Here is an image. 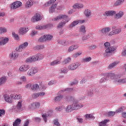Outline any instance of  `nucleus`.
<instances>
[{
    "instance_id": "nucleus-1",
    "label": "nucleus",
    "mask_w": 126,
    "mask_h": 126,
    "mask_svg": "<svg viewBox=\"0 0 126 126\" xmlns=\"http://www.w3.org/2000/svg\"><path fill=\"white\" fill-rule=\"evenodd\" d=\"M56 1H57V0H50L45 4V6H49V5H51V4H52L51 6L49 8V13H53V12H55V10H56V8H57V6L58 5V2H56ZM55 2L56 3H55Z\"/></svg>"
},
{
    "instance_id": "nucleus-2",
    "label": "nucleus",
    "mask_w": 126,
    "mask_h": 126,
    "mask_svg": "<svg viewBox=\"0 0 126 126\" xmlns=\"http://www.w3.org/2000/svg\"><path fill=\"white\" fill-rule=\"evenodd\" d=\"M44 59V56L40 54H37L34 56L31 57L26 60V63H34L36 61H40Z\"/></svg>"
},
{
    "instance_id": "nucleus-3",
    "label": "nucleus",
    "mask_w": 126,
    "mask_h": 126,
    "mask_svg": "<svg viewBox=\"0 0 126 126\" xmlns=\"http://www.w3.org/2000/svg\"><path fill=\"white\" fill-rule=\"evenodd\" d=\"M53 21H58V20H63L64 24H66L67 23L70 19L68 18V16L66 15L60 14L58 15L57 17L53 18L52 19Z\"/></svg>"
},
{
    "instance_id": "nucleus-4",
    "label": "nucleus",
    "mask_w": 126,
    "mask_h": 126,
    "mask_svg": "<svg viewBox=\"0 0 126 126\" xmlns=\"http://www.w3.org/2000/svg\"><path fill=\"white\" fill-rule=\"evenodd\" d=\"M105 48H107L105 50L106 54H112L113 52H115L116 49L113 47H111V44L108 42H106L104 44Z\"/></svg>"
},
{
    "instance_id": "nucleus-5",
    "label": "nucleus",
    "mask_w": 126,
    "mask_h": 126,
    "mask_svg": "<svg viewBox=\"0 0 126 126\" xmlns=\"http://www.w3.org/2000/svg\"><path fill=\"white\" fill-rule=\"evenodd\" d=\"M105 76H106V78H102L100 80V82H104V81H105V80H109V77H110V78H111V79H115L116 78V75L112 72H110V73L106 74Z\"/></svg>"
},
{
    "instance_id": "nucleus-6",
    "label": "nucleus",
    "mask_w": 126,
    "mask_h": 126,
    "mask_svg": "<svg viewBox=\"0 0 126 126\" xmlns=\"http://www.w3.org/2000/svg\"><path fill=\"white\" fill-rule=\"evenodd\" d=\"M37 72H38V69L32 67L29 70L27 74L29 76H33V75H35Z\"/></svg>"
},
{
    "instance_id": "nucleus-7",
    "label": "nucleus",
    "mask_w": 126,
    "mask_h": 126,
    "mask_svg": "<svg viewBox=\"0 0 126 126\" xmlns=\"http://www.w3.org/2000/svg\"><path fill=\"white\" fill-rule=\"evenodd\" d=\"M121 32H122V28H118L109 32L108 36L111 37L113 35H119Z\"/></svg>"
},
{
    "instance_id": "nucleus-8",
    "label": "nucleus",
    "mask_w": 126,
    "mask_h": 126,
    "mask_svg": "<svg viewBox=\"0 0 126 126\" xmlns=\"http://www.w3.org/2000/svg\"><path fill=\"white\" fill-rule=\"evenodd\" d=\"M29 31V28L27 27H21L19 30L20 35H24Z\"/></svg>"
},
{
    "instance_id": "nucleus-9",
    "label": "nucleus",
    "mask_w": 126,
    "mask_h": 126,
    "mask_svg": "<svg viewBox=\"0 0 126 126\" xmlns=\"http://www.w3.org/2000/svg\"><path fill=\"white\" fill-rule=\"evenodd\" d=\"M22 5V3L21 1H17L13 2L11 5V8H13V9H15L16 8H18V7H20Z\"/></svg>"
},
{
    "instance_id": "nucleus-10",
    "label": "nucleus",
    "mask_w": 126,
    "mask_h": 126,
    "mask_svg": "<svg viewBox=\"0 0 126 126\" xmlns=\"http://www.w3.org/2000/svg\"><path fill=\"white\" fill-rule=\"evenodd\" d=\"M42 19V17L39 14H36L35 15L33 16L32 19V22H37V21H39Z\"/></svg>"
},
{
    "instance_id": "nucleus-11",
    "label": "nucleus",
    "mask_w": 126,
    "mask_h": 126,
    "mask_svg": "<svg viewBox=\"0 0 126 126\" xmlns=\"http://www.w3.org/2000/svg\"><path fill=\"white\" fill-rule=\"evenodd\" d=\"M68 102H73L74 104H78V100L77 99L71 96H68L66 98Z\"/></svg>"
},
{
    "instance_id": "nucleus-12",
    "label": "nucleus",
    "mask_w": 126,
    "mask_h": 126,
    "mask_svg": "<svg viewBox=\"0 0 126 126\" xmlns=\"http://www.w3.org/2000/svg\"><path fill=\"white\" fill-rule=\"evenodd\" d=\"M29 68H30L29 65H22L19 68V71L20 72H26Z\"/></svg>"
},
{
    "instance_id": "nucleus-13",
    "label": "nucleus",
    "mask_w": 126,
    "mask_h": 126,
    "mask_svg": "<svg viewBox=\"0 0 126 126\" xmlns=\"http://www.w3.org/2000/svg\"><path fill=\"white\" fill-rule=\"evenodd\" d=\"M9 39L7 37H0V46H4L5 44L8 43Z\"/></svg>"
},
{
    "instance_id": "nucleus-14",
    "label": "nucleus",
    "mask_w": 126,
    "mask_h": 126,
    "mask_svg": "<svg viewBox=\"0 0 126 126\" xmlns=\"http://www.w3.org/2000/svg\"><path fill=\"white\" fill-rule=\"evenodd\" d=\"M19 54L17 51H13L11 54L9 55V57L10 58L11 60H16Z\"/></svg>"
},
{
    "instance_id": "nucleus-15",
    "label": "nucleus",
    "mask_w": 126,
    "mask_h": 126,
    "mask_svg": "<svg viewBox=\"0 0 126 126\" xmlns=\"http://www.w3.org/2000/svg\"><path fill=\"white\" fill-rule=\"evenodd\" d=\"M59 44L60 45H62V46H64V47H65V46L67 45H69L70 44V41L68 40H60L59 41Z\"/></svg>"
},
{
    "instance_id": "nucleus-16",
    "label": "nucleus",
    "mask_w": 126,
    "mask_h": 126,
    "mask_svg": "<svg viewBox=\"0 0 126 126\" xmlns=\"http://www.w3.org/2000/svg\"><path fill=\"white\" fill-rule=\"evenodd\" d=\"M78 23H84V20H77L73 21L70 25L69 28H73L74 26H76Z\"/></svg>"
},
{
    "instance_id": "nucleus-17",
    "label": "nucleus",
    "mask_w": 126,
    "mask_h": 126,
    "mask_svg": "<svg viewBox=\"0 0 126 126\" xmlns=\"http://www.w3.org/2000/svg\"><path fill=\"white\" fill-rule=\"evenodd\" d=\"M40 107V103L39 102H33L29 105V109H37Z\"/></svg>"
},
{
    "instance_id": "nucleus-18",
    "label": "nucleus",
    "mask_w": 126,
    "mask_h": 126,
    "mask_svg": "<svg viewBox=\"0 0 126 126\" xmlns=\"http://www.w3.org/2000/svg\"><path fill=\"white\" fill-rule=\"evenodd\" d=\"M78 67L77 63H73L69 65L68 68L69 70H75Z\"/></svg>"
},
{
    "instance_id": "nucleus-19",
    "label": "nucleus",
    "mask_w": 126,
    "mask_h": 126,
    "mask_svg": "<svg viewBox=\"0 0 126 126\" xmlns=\"http://www.w3.org/2000/svg\"><path fill=\"white\" fill-rule=\"evenodd\" d=\"M116 14L115 11H106L103 13L104 16H113Z\"/></svg>"
},
{
    "instance_id": "nucleus-20",
    "label": "nucleus",
    "mask_w": 126,
    "mask_h": 126,
    "mask_svg": "<svg viewBox=\"0 0 126 126\" xmlns=\"http://www.w3.org/2000/svg\"><path fill=\"white\" fill-rule=\"evenodd\" d=\"M79 46L77 45V44H75L74 45H72L69 47L68 49L67 52L68 53H70L71 52H73L74 50H76V49H78Z\"/></svg>"
},
{
    "instance_id": "nucleus-21",
    "label": "nucleus",
    "mask_w": 126,
    "mask_h": 126,
    "mask_svg": "<svg viewBox=\"0 0 126 126\" xmlns=\"http://www.w3.org/2000/svg\"><path fill=\"white\" fill-rule=\"evenodd\" d=\"M28 43L27 42H26L23 43L19 47L18 52H22L23 49H25V48H26V47H28Z\"/></svg>"
},
{
    "instance_id": "nucleus-22",
    "label": "nucleus",
    "mask_w": 126,
    "mask_h": 126,
    "mask_svg": "<svg viewBox=\"0 0 126 126\" xmlns=\"http://www.w3.org/2000/svg\"><path fill=\"white\" fill-rule=\"evenodd\" d=\"M33 5V1L32 0H28L25 4L26 8H30Z\"/></svg>"
},
{
    "instance_id": "nucleus-23",
    "label": "nucleus",
    "mask_w": 126,
    "mask_h": 126,
    "mask_svg": "<svg viewBox=\"0 0 126 126\" xmlns=\"http://www.w3.org/2000/svg\"><path fill=\"white\" fill-rule=\"evenodd\" d=\"M108 122H110V120L109 119H106L104 121H101V122H99L98 123L99 126H108L107 125V123Z\"/></svg>"
},
{
    "instance_id": "nucleus-24",
    "label": "nucleus",
    "mask_w": 126,
    "mask_h": 126,
    "mask_svg": "<svg viewBox=\"0 0 126 126\" xmlns=\"http://www.w3.org/2000/svg\"><path fill=\"white\" fill-rule=\"evenodd\" d=\"M83 104L81 103H79V104H75L73 107V110H78L79 109H81V108H83Z\"/></svg>"
},
{
    "instance_id": "nucleus-25",
    "label": "nucleus",
    "mask_w": 126,
    "mask_h": 126,
    "mask_svg": "<svg viewBox=\"0 0 126 126\" xmlns=\"http://www.w3.org/2000/svg\"><path fill=\"white\" fill-rule=\"evenodd\" d=\"M111 31V28L107 27L102 29L100 32L102 34H105L106 33H108V32H110Z\"/></svg>"
},
{
    "instance_id": "nucleus-26",
    "label": "nucleus",
    "mask_w": 126,
    "mask_h": 126,
    "mask_svg": "<svg viewBox=\"0 0 126 126\" xmlns=\"http://www.w3.org/2000/svg\"><path fill=\"white\" fill-rule=\"evenodd\" d=\"M4 98L6 102H8V103H12V99H11L8 94H5L4 95Z\"/></svg>"
},
{
    "instance_id": "nucleus-27",
    "label": "nucleus",
    "mask_w": 126,
    "mask_h": 126,
    "mask_svg": "<svg viewBox=\"0 0 126 126\" xmlns=\"http://www.w3.org/2000/svg\"><path fill=\"white\" fill-rule=\"evenodd\" d=\"M6 80H7L6 77H1L0 78V86L2 85V84H4L6 82Z\"/></svg>"
},
{
    "instance_id": "nucleus-28",
    "label": "nucleus",
    "mask_w": 126,
    "mask_h": 126,
    "mask_svg": "<svg viewBox=\"0 0 126 126\" xmlns=\"http://www.w3.org/2000/svg\"><path fill=\"white\" fill-rule=\"evenodd\" d=\"M85 15L87 17H89V16H91V14H92V12H91V10L88 9H86L85 10Z\"/></svg>"
},
{
    "instance_id": "nucleus-29",
    "label": "nucleus",
    "mask_w": 126,
    "mask_h": 126,
    "mask_svg": "<svg viewBox=\"0 0 126 126\" xmlns=\"http://www.w3.org/2000/svg\"><path fill=\"white\" fill-rule=\"evenodd\" d=\"M74 8H77L78 9H80L83 7V4L81 3H77L73 5Z\"/></svg>"
},
{
    "instance_id": "nucleus-30",
    "label": "nucleus",
    "mask_w": 126,
    "mask_h": 126,
    "mask_svg": "<svg viewBox=\"0 0 126 126\" xmlns=\"http://www.w3.org/2000/svg\"><path fill=\"white\" fill-rule=\"evenodd\" d=\"M124 16V12L123 11H120L119 13H118L116 16L115 18L116 19H120V18H121V17H123Z\"/></svg>"
},
{
    "instance_id": "nucleus-31",
    "label": "nucleus",
    "mask_w": 126,
    "mask_h": 126,
    "mask_svg": "<svg viewBox=\"0 0 126 126\" xmlns=\"http://www.w3.org/2000/svg\"><path fill=\"white\" fill-rule=\"evenodd\" d=\"M80 33H86V30L85 29V26L84 25H82L80 26L79 29Z\"/></svg>"
},
{
    "instance_id": "nucleus-32",
    "label": "nucleus",
    "mask_w": 126,
    "mask_h": 126,
    "mask_svg": "<svg viewBox=\"0 0 126 126\" xmlns=\"http://www.w3.org/2000/svg\"><path fill=\"white\" fill-rule=\"evenodd\" d=\"M38 42H39V43H45V42H46V36H45V35L39 37V38L38 40Z\"/></svg>"
},
{
    "instance_id": "nucleus-33",
    "label": "nucleus",
    "mask_w": 126,
    "mask_h": 126,
    "mask_svg": "<svg viewBox=\"0 0 126 126\" xmlns=\"http://www.w3.org/2000/svg\"><path fill=\"white\" fill-rule=\"evenodd\" d=\"M21 124V120L20 119H17V120H15V121L13 123V126H18L19 125Z\"/></svg>"
},
{
    "instance_id": "nucleus-34",
    "label": "nucleus",
    "mask_w": 126,
    "mask_h": 126,
    "mask_svg": "<svg viewBox=\"0 0 126 126\" xmlns=\"http://www.w3.org/2000/svg\"><path fill=\"white\" fill-rule=\"evenodd\" d=\"M46 42L50 41L53 39V35L51 34L44 35Z\"/></svg>"
},
{
    "instance_id": "nucleus-35",
    "label": "nucleus",
    "mask_w": 126,
    "mask_h": 126,
    "mask_svg": "<svg viewBox=\"0 0 126 126\" xmlns=\"http://www.w3.org/2000/svg\"><path fill=\"white\" fill-rule=\"evenodd\" d=\"M72 110H73V107L71 105H68L66 107L65 111L66 113H70Z\"/></svg>"
},
{
    "instance_id": "nucleus-36",
    "label": "nucleus",
    "mask_w": 126,
    "mask_h": 126,
    "mask_svg": "<svg viewBox=\"0 0 126 126\" xmlns=\"http://www.w3.org/2000/svg\"><path fill=\"white\" fill-rule=\"evenodd\" d=\"M48 26H37L35 27V29H36V30H43L44 29H46V28H48Z\"/></svg>"
},
{
    "instance_id": "nucleus-37",
    "label": "nucleus",
    "mask_w": 126,
    "mask_h": 126,
    "mask_svg": "<svg viewBox=\"0 0 126 126\" xmlns=\"http://www.w3.org/2000/svg\"><path fill=\"white\" fill-rule=\"evenodd\" d=\"M70 61H71V58H70V57L67 58L63 62V64L69 63H70Z\"/></svg>"
},
{
    "instance_id": "nucleus-38",
    "label": "nucleus",
    "mask_w": 126,
    "mask_h": 126,
    "mask_svg": "<svg viewBox=\"0 0 126 126\" xmlns=\"http://www.w3.org/2000/svg\"><path fill=\"white\" fill-rule=\"evenodd\" d=\"M61 63V61L57 59L50 63L51 65H56V64H60Z\"/></svg>"
},
{
    "instance_id": "nucleus-39",
    "label": "nucleus",
    "mask_w": 126,
    "mask_h": 126,
    "mask_svg": "<svg viewBox=\"0 0 126 126\" xmlns=\"http://www.w3.org/2000/svg\"><path fill=\"white\" fill-rule=\"evenodd\" d=\"M124 1H125V0H117L114 3V5H115V6L121 5V4H122Z\"/></svg>"
},
{
    "instance_id": "nucleus-40",
    "label": "nucleus",
    "mask_w": 126,
    "mask_h": 126,
    "mask_svg": "<svg viewBox=\"0 0 126 126\" xmlns=\"http://www.w3.org/2000/svg\"><path fill=\"white\" fill-rule=\"evenodd\" d=\"M39 87L38 84H33L32 86L31 89L32 90H38L39 89Z\"/></svg>"
},
{
    "instance_id": "nucleus-41",
    "label": "nucleus",
    "mask_w": 126,
    "mask_h": 126,
    "mask_svg": "<svg viewBox=\"0 0 126 126\" xmlns=\"http://www.w3.org/2000/svg\"><path fill=\"white\" fill-rule=\"evenodd\" d=\"M7 32V30L5 28L0 27V34H4Z\"/></svg>"
},
{
    "instance_id": "nucleus-42",
    "label": "nucleus",
    "mask_w": 126,
    "mask_h": 126,
    "mask_svg": "<svg viewBox=\"0 0 126 126\" xmlns=\"http://www.w3.org/2000/svg\"><path fill=\"white\" fill-rule=\"evenodd\" d=\"M119 63L118 62H114L112 63H111L109 65V68H113V67H115L117 64Z\"/></svg>"
},
{
    "instance_id": "nucleus-43",
    "label": "nucleus",
    "mask_w": 126,
    "mask_h": 126,
    "mask_svg": "<svg viewBox=\"0 0 126 126\" xmlns=\"http://www.w3.org/2000/svg\"><path fill=\"white\" fill-rule=\"evenodd\" d=\"M63 95H60L58 96H57L55 98L54 100L55 102H59V101H61V100H62V99H63Z\"/></svg>"
},
{
    "instance_id": "nucleus-44",
    "label": "nucleus",
    "mask_w": 126,
    "mask_h": 126,
    "mask_svg": "<svg viewBox=\"0 0 126 126\" xmlns=\"http://www.w3.org/2000/svg\"><path fill=\"white\" fill-rule=\"evenodd\" d=\"M45 48L44 45H39L35 47V50H43Z\"/></svg>"
},
{
    "instance_id": "nucleus-45",
    "label": "nucleus",
    "mask_w": 126,
    "mask_h": 126,
    "mask_svg": "<svg viewBox=\"0 0 126 126\" xmlns=\"http://www.w3.org/2000/svg\"><path fill=\"white\" fill-rule=\"evenodd\" d=\"M22 100H20L18 102V104H17V109L18 110H20L21 109V107H22Z\"/></svg>"
},
{
    "instance_id": "nucleus-46",
    "label": "nucleus",
    "mask_w": 126,
    "mask_h": 126,
    "mask_svg": "<svg viewBox=\"0 0 126 126\" xmlns=\"http://www.w3.org/2000/svg\"><path fill=\"white\" fill-rule=\"evenodd\" d=\"M80 55H82V52L78 51V52L73 54V57L76 58H77V57H79Z\"/></svg>"
},
{
    "instance_id": "nucleus-47",
    "label": "nucleus",
    "mask_w": 126,
    "mask_h": 126,
    "mask_svg": "<svg viewBox=\"0 0 126 126\" xmlns=\"http://www.w3.org/2000/svg\"><path fill=\"white\" fill-rule=\"evenodd\" d=\"M86 119H93L94 120L95 119V117L93 116L92 114H87L85 115Z\"/></svg>"
},
{
    "instance_id": "nucleus-48",
    "label": "nucleus",
    "mask_w": 126,
    "mask_h": 126,
    "mask_svg": "<svg viewBox=\"0 0 126 126\" xmlns=\"http://www.w3.org/2000/svg\"><path fill=\"white\" fill-rule=\"evenodd\" d=\"M44 95H45V93L41 92V93H39L38 94H34V96H35L36 97H39V96L41 97V96H44Z\"/></svg>"
},
{
    "instance_id": "nucleus-49",
    "label": "nucleus",
    "mask_w": 126,
    "mask_h": 126,
    "mask_svg": "<svg viewBox=\"0 0 126 126\" xmlns=\"http://www.w3.org/2000/svg\"><path fill=\"white\" fill-rule=\"evenodd\" d=\"M56 83H57V81L55 80H52L48 83V85L49 86L54 85V84H56Z\"/></svg>"
},
{
    "instance_id": "nucleus-50",
    "label": "nucleus",
    "mask_w": 126,
    "mask_h": 126,
    "mask_svg": "<svg viewBox=\"0 0 126 126\" xmlns=\"http://www.w3.org/2000/svg\"><path fill=\"white\" fill-rule=\"evenodd\" d=\"M64 108L63 106H59L56 108V110L58 112H61V111H63Z\"/></svg>"
},
{
    "instance_id": "nucleus-51",
    "label": "nucleus",
    "mask_w": 126,
    "mask_h": 126,
    "mask_svg": "<svg viewBox=\"0 0 126 126\" xmlns=\"http://www.w3.org/2000/svg\"><path fill=\"white\" fill-rule=\"evenodd\" d=\"M12 36L14 37V38H15L16 40H19V36H18V34L15 33V32H12Z\"/></svg>"
},
{
    "instance_id": "nucleus-52",
    "label": "nucleus",
    "mask_w": 126,
    "mask_h": 126,
    "mask_svg": "<svg viewBox=\"0 0 126 126\" xmlns=\"http://www.w3.org/2000/svg\"><path fill=\"white\" fill-rule=\"evenodd\" d=\"M115 114H116L115 112L111 111V112H108L107 113V115L109 117H113V116H115Z\"/></svg>"
},
{
    "instance_id": "nucleus-53",
    "label": "nucleus",
    "mask_w": 126,
    "mask_h": 126,
    "mask_svg": "<svg viewBox=\"0 0 126 126\" xmlns=\"http://www.w3.org/2000/svg\"><path fill=\"white\" fill-rule=\"evenodd\" d=\"M117 81L119 83H126V79H120Z\"/></svg>"
},
{
    "instance_id": "nucleus-54",
    "label": "nucleus",
    "mask_w": 126,
    "mask_h": 126,
    "mask_svg": "<svg viewBox=\"0 0 126 126\" xmlns=\"http://www.w3.org/2000/svg\"><path fill=\"white\" fill-rule=\"evenodd\" d=\"M61 72H62L63 73H67V68H66V67H65L62 68L61 69Z\"/></svg>"
},
{
    "instance_id": "nucleus-55",
    "label": "nucleus",
    "mask_w": 126,
    "mask_h": 126,
    "mask_svg": "<svg viewBox=\"0 0 126 126\" xmlns=\"http://www.w3.org/2000/svg\"><path fill=\"white\" fill-rule=\"evenodd\" d=\"M91 60V58L89 57V58H86L83 59V62H84V63H87V62H90Z\"/></svg>"
},
{
    "instance_id": "nucleus-56",
    "label": "nucleus",
    "mask_w": 126,
    "mask_h": 126,
    "mask_svg": "<svg viewBox=\"0 0 126 126\" xmlns=\"http://www.w3.org/2000/svg\"><path fill=\"white\" fill-rule=\"evenodd\" d=\"M54 125L57 126H60L61 125L60 124V123H59V120L58 119H55L54 121Z\"/></svg>"
},
{
    "instance_id": "nucleus-57",
    "label": "nucleus",
    "mask_w": 126,
    "mask_h": 126,
    "mask_svg": "<svg viewBox=\"0 0 126 126\" xmlns=\"http://www.w3.org/2000/svg\"><path fill=\"white\" fill-rule=\"evenodd\" d=\"M21 98H22V96L20 94H16L14 97V99L16 100H20Z\"/></svg>"
},
{
    "instance_id": "nucleus-58",
    "label": "nucleus",
    "mask_w": 126,
    "mask_h": 126,
    "mask_svg": "<svg viewBox=\"0 0 126 126\" xmlns=\"http://www.w3.org/2000/svg\"><path fill=\"white\" fill-rule=\"evenodd\" d=\"M63 25H65V24H64V22H61L58 24V28H62Z\"/></svg>"
},
{
    "instance_id": "nucleus-59",
    "label": "nucleus",
    "mask_w": 126,
    "mask_h": 126,
    "mask_svg": "<svg viewBox=\"0 0 126 126\" xmlns=\"http://www.w3.org/2000/svg\"><path fill=\"white\" fill-rule=\"evenodd\" d=\"M38 34V32L36 31H32L31 35L32 36V37H34V36H35V35H37Z\"/></svg>"
},
{
    "instance_id": "nucleus-60",
    "label": "nucleus",
    "mask_w": 126,
    "mask_h": 126,
    "mask_svg": "<svg viewBox=\"0 0 126 126\" xmlns=\"http://www.w3.org/2000/svg\"><path fill=\"white\" fill-rule=\"evenodd\" d=\"M88 38H89V35H85L82 37V41H86Z\"/></svg>"
},
{
    "instance_id": "nucleus-61",
    "label": "nucleus",
    "mask_w": 126,
    "mask_h": 126,
    "mask_svg": "<svg viewBox=\"0 0 126 126\" xmlns=\"http://www.w3.org/2000/svg\"><path fill=\"white\" fill-rule=\"evenodd\" d=\"M42 116L43 119L45 123H47V115L43 114Z\"/></svg>"
},
{
    "instance_id": "nucleus-62",
    "label": "nucleus",
    "mask_w": 126,
    "mask_h": 126,
    "mask_svg": "<svg viewBox=\"0 0 126 126\" xmlns=\"http://www.w3.org/2000/svg\"><path fill=\"white\" fill-rule=\"evenodd\" d=\"M64 91H65V92L66 93H69V92H71V91H72V89L71 88H67Z\"/></svg>"
},
{
    "instance_id": "nucleus-63",
    "label": "nucleus",
    "mask_w": 126,
    "mask_h": 126,
    "mask_svg": "<svg viewBox=\"0 0 126 126\" xmlns=\"http://www.w3.org/2000/svg\"><path fill=\"white\" fill-rule=\"evenodd\" d=\"M122 57H126V50L123 51L121 53Z\"/></svg>"
},
{
    "instance_id": "nucleus-64",
    "label": "nucleus",
    "mask_w": 126,
    "mask_h": 126,
    "mask_svg": "<svg viewBox=\"0 0 126 126\" xmlns=\"http://www.w3.org/2000/svg\"><path fill=\"white\" fill-rule=\"evenodd\" d=\"M21 80L22 81H26V77L25 76H23L20 78Z\"/></svg>"
}]
</instances>
